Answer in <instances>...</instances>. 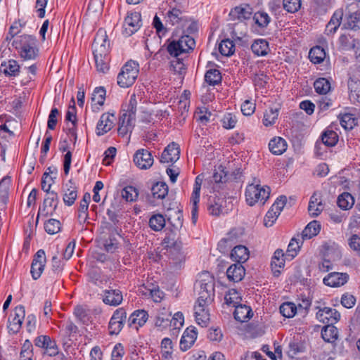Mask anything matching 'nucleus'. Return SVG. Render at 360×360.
Returning a JSON list of instances; mask_svg holds the SVG:
<instances>
[{
  "instance_id": "0eeeda50",
  "label": "nucleus",
  "mask_w": 360,
  "mask_h": 360,
  "mask_svg": "<svg viewBox=\"0 0 360 360\" xmlns=\"http://www.w3.org/2000/svg\"><path fill=\"white\" fill-rule=\"evenodd\" d=\"M126 319L127 313L123 308L116 309L109 322L108 328L110 333L111 335L118 334L122 330Z\"/></svg>"
},
{
  "instance_id": "603ef678",
  "label": "nucleus",
  "mask_w": 360,
  "mask_h": 360,
  "mask_svg": "<svg viewBox=\"0 0 360 360\" xmlns=\"http://www.w3.org/2000/svg\"><path fill=\"white\" fill-rule=\"evenodd\" d=\"M314 86L316 92L319 94H326L330 89V84L326 78H319L314 83Z\"/></svg>"
},
{
  "instance_id": "5fc2aeb1",
  "label": "nucleus",
  "mask_w": 360,
  "mask_h": 360,
  "mask_svg": "<svg viewBox=\"0 0 360 360\" xmlns=\"http://www.w3.org/2000/svg\"><path fill=\"white\" fill-rule=\"evenodd\" d=\"M278 116V108H269V110H266L264 112L263 124L266 127L273 125L275 123L276 120H277Z\"/></svg>"
},
{
  "instance_id": "bf43d9fd",
  "label": "nucleus",
  "mask_w": 360,
  "mask_h": 360,
  "mask_svg": "<svg viewBox=\"0 0 360 360\" xmlns=\"http://www.w3.org/2000/svg\"><path fill=\"white\" fill-rule=\"evenodd\" d=\"M139 193L137 189L131 186L124 188L122 191V196L127 201H134L138 198Z\"/></svg>"
},
{
  "instance_id": "58836bf2",
  "label": "nucleus",
  "mask_w": 360,
  "mask_h": 360,
  "mask_svg": "<svg viewBox=\"0 0 360 360\" xmlns=\"http://www.w3.org/2000/svg\"><path fill=\"white\" fill-rule=\"evenodd\" d=\"M251 49L258 56H266L269 51V44L265 39H257L252 44Z\"/></svg>"
},
{
  "instance_id": "338daca9",
  "label": "nucleus",
  "mask_w": 360,
  "mask_h": 360,
  "mask_svg": "<svg viewBox=\"0 0 360 360\" xmlns=\"http://www.w3.org/2000/svg\"><path fill=\"white\" fill-rule=\"evenodd\" d=\"M167 50L171 56L175 58H178L179 56L183 53L181 49H180L179 44L175 40L172 41L168 44Z\"/></svg>"
},
{
  "instance_id": "20e7f679",
  "label": "nucleus",
  "mask_w": 360,
  "mask_h": 360,
  "mask_svg": "<svg viewBox=\"0 0 360 360\" xmlns=\"http://www.w3.org/2000/svg\"><path fill=\"white\" fill-rule=\"evenodd\" d=\"M270 191V188L268 186L261 187L259 184H251L246 188V201L250 206L254 205L259 201L264 205L269 198Z\"/></svg>"
},
{
  "instance_id": "0e129e2a",
  "label": "nucleus",
  "mask_w": 360,
  "mask_h": 360,
  "mask_svg": "<svg viewBox=\"0 0 360 360\" xmlns=\"http://www.w3.org/2000/svg\"><path fill=\"white\" fill-rule=\"evenodd\" d=\"M32 345L28 340L24 342L20 352V360H32Z\"/></svg>"
},
{
  "instance_id": "c9c22d12",
  "label": "nucleus",
  "mask_w": 360,
  "mask_h": 360,
  "mask_svg": "<svg viewBox=\"0 0 360 360\" xmlns=\"http://www.w3.org/2000/svg\"><path fill=\"white\" fill-rule=\"evenodd\" d=\"M10 179L4 177L0 181V207L4 208L8 200Z\"/></svg>"
},
{
  "instance_id": "4d7b16f0",
  "label": "nucleus",
  "mask_w": 360,
  "mask_h": 360,
  "mask_svg": "<svg viewBox=\"0 0 360 360\" xmlns=\"http://www.w3.org/2000/svg\"><path fill=\"white\" fill-rule=\"evenodd\" d=\"M253 19L255 23L261 27H266L271 21L269 15L264 11L255 13Z\"/></svg>"
},
{
  "instance_id": "aec40b11",
  "label": "nucleus",
  "mask_w": 360,
  "mask_h": 360,
  "mask_svg": "<svg viewBox=\"0 0 360 360\" xmlns=\"http://www.w3.org/2000/svg\"><path fill=\"white\" fill-rule=\"evenodd\" d=\"M77 198V188L72 180L64 186L63 202L68 206L72 205Z\"/></svg>"
},
{
  "instance_id": "680f3d73",
  "label": "nucleus",
  "mask_w": 360,
  "mask_h": 360,
  "mask_svg": "<svg viewBox=\"0 0 360 360\" xmlns=\"http://www.w3.org/2000/svg\"><path fill=\"white\" fill-rule=\"evenodd\" d=\"M223 202H225L223 198H217V200H214V203H212L208 207L210 214L213 216H219L222 214L224 212Z\"/></svg>"
},
{
  "instance_id": "1a4fd4ad",
  "label": "nucleus",
  "mask_w": 360,
  "mask_h": 360,
  "mask_svg": "<svg viewBox=\"0 0 360 360\" xmlns=\"http://www.w3.org/2000/svg\"><path fill=\"white\" fill-rule=\"evenodd\" d=\"M46 260L45 252L43 250H39L34 255L31 265L30 273L33 279L37 280L41 276L45 266Z\"/></svg>"
},
{
  "instance_id": "7c9ffc66",
  "label": "nucleus",
  "mask_w": 360,
  "mask_h": 360,
  "mask_svg": "<svg viewBox=\"0 0 360 360\" xmlns=\"http://www.w3.org/2000/svg\"><path fill=\"white\" fill-rule=\"evenodd\" d=\"M324 205L317 198V194L315 193L310 199L308 206V211L311 216L317 217L323 211Z\"/></svg>"
},
{
  "instance_id": "ddd939ff",
  "label": "nucleus",
  "mask_w": 360,
  "mask_h": 360,
  "mask_svg": "<svg viewBox=\"0 0 360 360\" xmlns=\"http://www.w3.org/2000/svg\"><path fill=\"white\" fill-rule=\"evenodd\" d=\"M25 316V310L23 306L20 305L15 308L14 316L11 321H8L9 325L8 328L10 333L15 334L20 330Z\"/></svg>"
},
{
  "instance_id": "e2e57ef3",
  "label": "nucleus",
  "mask_w": 360,
  "mask_h": 360,
  "mask_svg": "<svg viewBox=\"0 0 360 360\" xmlns=\"http://www.w3.org/2000/svg\"><path fill=\"white\" fill-rule=\"evenodd\" d=\"M105 89L102 87H96L91 96V100L99 105H103L105 101Z\"/></svg>"
},
{
  "instance_id": "7ed1b4c3",
  "label": "nucleus",
  "mask_w": 360,
  "mask_h": 360,
  "mask_svg": "<svg viewBox=\"0 0 360 360\" xmlns=\"http://www.w3.org/2000/svg\"><path fill=\"white\" fill-rule=\"evenodd\" d=\"M139 65L134 60L128 61L122 68L117 76V84L120 87L127 88L131 86L136 81Z\"/></svg>"
},
{
  "instance_id": "c85d7f7f",
  "label": "nucleus",
  "mask_w": 360,
  "mask_h": 360,
  "mask_svg": "<svg viewBox=\"0 0 360 360\" xmlns=\"http://www.w3.org/2000/svg\"><path fill=\"white\" fill-rule=\"evenodd\" d=\"M269 148L273 154L277 155H281L287 149V143L285 140L281 137H275L270 141Z\"/></svg>"
},
{
  "instance_id": "a211bd4d",
  "label": "nucleus",
  "mask_w": 360,
  "mask_h": 360,
  "mask_svg": "<svg viewBox=\"0 0 360 360\" xmlns=\"http://www.w3.org/2000/svg\"><path fill=\"white\" fill-rule=\"evenodd\" d=\"M240 174V169H237L229 176L225 168L222 165H219L215 169L212 178L215 183H225L229 179H238Z\"/></svg>"
},
{
  "instance_id": "423d86ee",
  "label": "nucleus",
  "mask_w": 360,
  "mask_h": 360,
  "mask_svg": "<svg viewBox=\"0 0 360 360\" xmlns=\"http://www.w3.org/2000/svg\"><path fill=\"white\" fill-rule=\"evenodd\" d=\"M141 14L138 12L128 13L123 24V34L130 37L141 27Z\"/></svg>"
},
{
  "instance_id": "09e8293b",
  "label": "nucleus",
  "mask_w": 360,
  "mask_h": 360,
  "mask_svg": "<svg viewBox=\"0 0 360 360\" xmlns=\"http://www.w3.org/2000/svg\"><path fill=\"white\" fill-rule=\"evenodd\" d=\"M344 26L346 29L354 30L360 28V12L356 11L349 14Z\"/></svg>"
},
{
  "instance_id": "a19ab883",
  "label": "nucleus",
  "mask_w": 360,
  "mask_h": 360,
  "mask_svg": "<svg viewBox=\"0 0 360 360\" xmlns=\"http://www.w3.org/2000/svg\"><path fill=\"white\" fill-rule=\"evenodd\" d=\"M91 200V195L89 193H85L83 198L80 202L79 210H78V218L79 220L85 221L87 218V211L89 204Z\"/></svg>"
},
{
  "instance_id": "c756f323",
  "label": "nucleus",
  "mask_w": 360,
  "mask_h": 360,
  "mask_svg": "<svg viewBox=\"0 0 360 360\" xmlns=\"http://www.w3.org/2000/svg\"><path fill=\"white\" fill-rule=\"evenodd\" d=\"M231 257L238 264H242L249 258V251L243 245L236 246L231 251Z\"/></svg>"
},
{
  "instance_id": "f8f14e48",
  "label": "nucleus",
  "mask_w": 360,
  "mask_h": 360,
  "mask_svg": "<svg viewBox=\"0 0 360 360\" xmlns=\"http://www.w3.org/2000/svg\"><path fill=\"white\" fill-rule=\"evenodd\" d=\"M115 116L114 113H103L96 126V134L102 136L108 132L114 126Z\"/></svg>"
},
{
  "instance_id": "774afa93",
  "label": "nucleus",
  "mask_w": 360,
  "mask_h": 360,
  "mask_svg": "<svg viewBox=\"0 0 360 360\" xmlns=\"http://www.w3.org/2000/svg\"><path fill=\"white\" fill-rule=\"evenodd\" d=\"M304 346L298 342H291L289 343V350L288 354L290 358H293L297 354L303 352Z\"/></svg>"
},
{
  "instance_id": "2eb2a0df",
  "label": "nucleus",
  "mask_w": 360,
  "mask_h": 360,
  "mask_svg": "<svg viewBox=\"0 0 360 360\" xmlns=\"http://www.w3.org/2000/svg\"><path fill=\"white\" fill-rule=\"evenodd\" d=\"M180 156V149L177 143L172 142L169 144L162 153L160 161L162 162H175Z\"/></svg>"
},
{
  "instance_id": "b1692460",
  "label": "nucleus",
  "mask_w": 360,
  "mask_h": 360,
  "mask_svg": "<svg viewBox=\"0 0 360 360\" xmlns=\"http://www.w3.org/2000/svg\"><path fill=\"white\" fill-rule=\"evenodd\" d=\"M251 308L245 304L236 305L233 312L234 319L239 322H247L252 316Z\"/></svg>"
},
{
  "instance_id": "9d476101",
  "label": "nucleus",
  "mask_w": 360,
  "mask_h": 360,
  "mask_svg": "<svg viewBox=\"0 0 360 360\" xmlns=\"http://www.w3.org/2000/svg\"><path fill=\"white\" fill-rule=\"evenodd\" d=\"M340 318V313L335 309L330 307L319 309L316 313V319L326 325L337 323Z\"/></svg>"
},
{
  "instance_id": "8fccbe9b",
  "label": "nucleus",
  "mask_w": 360,
  "mask_h": 360,
  "mask_svg": "<svg viewBox=\"0 0 360 360\" xmlns=\"http://www.w3.org/2000/svg\"><path fill=\"white\" fill-rule=\"evenodd\" d=\"M219 51L223 56L232 55L235 51V45L233 41L226 39L222 40L219 45Z\"/></svg>"
},
{
  "instance_id": "13d9d810",
  "label": "nucleus",
  "mask_w": 360,
  "mask_h": 360,
  "mask_svg": "<svg viewBox=\"0 0 360 360\" xmlns=\"http://www.w3.org/2000/svg\"><path fill=\"white\" fill-rule=\"evenodd\" d=\"M44 229L49 234H55L60 230V222L54 219H50L44 224Z\"/></svg>"
},
{
  "instance_id": "f704fd0d",
  "label": "nucleus",
  "mask_w": 360,
  "mask_h": 360,
  "mask_svg": "<svg viewBox=\"0 0 360 360\" xmlns=\"http://www.w3.org/2000/svg\"><path fill=\"white\" fill-rule=\"evenodd\" d=\"M343 15L344 13L342 9H338L334 12L330 20L327 25V29L330 33L333 34L337 31L341 24Z\"/></svg>"
},
{
  "instance_id": "69168bd1",
  "label": "nucleus",
  "mask_w": 360,
  "mask_h": 360,
  "mask_svg": "<svg viewBox=\"0 0 360 360\" xmlns=\"http://www.w3.org/2000/svg\"><path fill=\"white\" fill-rule=\"evenodd\" d=\"M340 124L345 129H352L356 124V119L349 113L343 115L340 119Z\"/></svg>"
},
{
  "instance_id": "f257e3e1",
  "label": "nucleus",
  "mask_w": 360,
  "mask_h": 360,
  "mask_svg": "<svg viewBox=\"0 0 360 360\" xmlns=\"http://www.w3.org/2000/svg\"><path fill=\"white\" fill-rule=\"evenodd\" d=\"M92 48L97 70L103 73L106 72L109 69L110 42L105 30L98 31L92 44Z\"/></svg>"
},
{
  "instance_id": "ea45409f",
  "label": "nucleus",
  "mask_w": 360,
  "mask_h": 360,
  "mask_svg": "<svg viewBox=\"0 0 360 360\" xmlns=\"http://www.w3.org/2000/svg\"><path fill=\"white\" fill-rule=\"evenodd\" d=\"M337 203L342 210H347L354 205V198L350 193L345 192L338 196Z\"/></svg>"
},
{
  "instance_id": "864d4df0",
  "label": "nucleus",
  "mask_w": 360,
  "mask_h": 360,
  "mask_svg": "<svg viewBox=\"0 0 360 360\" xmlns=\"http://www.w3.org/2000/svg\"><path fill=\"white\" fill-rule=\"evenodd\" d=\"M224 300L227 305L236 307V305L240 304L241 297L236 290L232 289L226 294Z\"/></svg>"
},
{
  "instance_id": "c03bdc74",
  "label": "nucleus",
  "mask_w": 360,
  "mask_h": 360,
  "mask_svg": "<svg viewBox=\"0 0 360 360\" xmlns=\"http://www.w3.org/2000/svg\"><path fill=\"white\" fill-rule=\"evenodd\" d=\"M177 41L183 53H188L193 50L195 44L194 39L188 34L181 36Z\"/></svg>"
},
{
  "instance_id": "6ab92c4d",
  "label": "nucleus",
  "mask_w": 360,
  "mask_h": 360,
  "mask_svg": "<svg viewBox=\"0 0 360 360\" xmlns=\"http://www.w3.org/2000/svg\"><path fill=\"white\" fill-rule=\"evenodd\" d=\"M134 122L135 118L132 117L131 115H129L127 112L122 113L119 120L118 134L124 136L128 131H131L134 126Z\"/></svg>"
},
{
  "instance_id": "393cba45",
  "label": "nucleus",
  "mask_w": 360,
  "mask_h": 360,
  "mask_svg": "<svg viewBox=\"0 0 360 360\" xmlns=\"http://www.w3.org/2000/svg\"><path fill=\"white\" fill-rule=\"evenodd\" d=\"M148 315L145 310H136L134 311L128 319V325L129 327L135 326L137 329L138 326H143L148 320Z\"/></svg>"
},
{
  "instance_id": "6e6d98bb",
  "label": "nucleus",
  "mask_w": 360,
  "mask_h": 360,
  "mask_svg": "<svg viewBox=\"0 0 360 360\" xmlns=\"http://www.w3.org/2000/svg\"><path fill=\"white\" fill-rule=\"evenodd\" d=\"M299 250L300 245L298 244V242L295 238L291 239L288 246L287 251L285 253V258L287 259V260L288 261L292 260L296 257Z\"/></svg>"
},
{
  "instance_id": "49530a36",
  "label": "nucleus",
  "mask_w": 360,
  "mask_h": 360,
  "mask_svg": "<svg viewBox=\"0 0 360 360\" xmlns=\"http://www.w3.org/2000/svg\"><path fill=\"white\" fill-rule=\"evenodd\" d=\"M205 80L210 85L215 86L221 81V75L217 69L208 70L205 75Z\"/></svg>"
},
{
  "instance_id": "9b49d317",
  "label": "nucleus",
  "mask_w": 360,
  "mask_h": 360,
  "mask_svg": "<svg viewBox=\"0 0 360 360\" xmlns=\"http://www.w3.org/2000/svg\"><path fill=\"white\" fill-rule=\"evenodd\" d=\"M48 195L44 198L43 202V207L39 208V214H41L45 216L52 215L53 212L56 210L58 203V195L57 193L52 191L47 193Z\"/></svg>"
},
{
  "instance_id": "e433bc0d",
  "label": "nucleus",
  "mask_w": 360,
  "mask_h": 360,
  "mask_svg": "<svg viewBox=\"0 0 360 360\" xmlns=\"http://www.w3.org/2000/svg\"><path fill=\"white\" fill-rule=\"evenodd\" d=\"M151 193L154 198L162 200L168 193V186L165 182H156L151 188Z\"/></svg>"
},
{
  "instance_id": "6e6552de",
  "label": "nucleus",
  "mask_w": 360,
  "mask_h": 360,
  "mask_svg": "<svg viewBox=\"0 0 360 360\" xmlns=\"http://www.w3.org/2000/svg\"><path fill=\"white\" fill-rule=\"evenodd\" d=\"M153 161L150 152L144 148L139 149L134 155V162L141 169H149L153 165Z\"/></svg>"
},
{
  "instance_id": "bb28decb",
  "label": "nucleus",
  "mask_w": 360,
  "mask_h": 360,
  "mask_svg": "<svg viewBox=\"0 0 360 360\" xmlns=\"http://www.w3.org/2000/svg\"><path fill=\"white\" fill-rule=\"evenodd\" d=\"M57 169L56 167H49L44 173L41 180V188L46 193H48L51 189L52 184L54 183V179H56Z\"/></svg>"
},
{
  "instance_id": "5701e85b",
  "label": "nucleus",
  "mask_w": 360,
  "mask_h": 360,
  "mask_svg": "<svg viewBox=\"0 0 360 360\" xmlns=\"http://www.w3.org/2000/svg\"><path fill=\"white\" fill-rule=\"evenodd\" d=\"M207 304H197L194 307L195 316L197 323L202 327L207 326L210 321V314L207 309Z\"/></svg>"
},
{
  "instance_id": "f03ea898",
  "label": "nucleus",
  "mask_w": 360,
  "mask_h": 360,
  "mask_svg": "<svg viewBox=\"0 0 360 360\" xmlns=\"http://www.w3.org/2000/svg\"><path fill=\"white\" fill-rule=\"evenodd\" d=\"M12 46L18 51L20 57L25 60L34 59L37 56V40L32 35L20 36L13 41Z\"/></svg>"
},
{
  "instance_id": "4c0bfd02",
  "label": "nucleus",
  "mask_w": 360,
  "mask_h": 360,
  "mask_svg": "<svg viewBox=\"0 0 360 360\" xmlns=\"http://www.w3.org/2000/svg\"><path fill=\"white\" fill-rule=\"evenodd\" d=\"M74 315L77 319L83 324H88L91 321V316L89 310L85 307L77 305L74 309Z\"/></svg>"
},
{
  "instance_id": "cd10ccee",
  "label": "nucleus",
  "mask_w": 360,
  "mask_h": 360,
  "mask_svg": "<svg viewBox=\"0 0 360 360\" xmlns=\"http://www.w3.org/2000/svg\"><path fill=\"white\" fill-rule=\"evenodd\" d=\"M285 260L287 259L285 258L283 251L281 249H277L274 254L271 262L272 271L275 276H278L281 273L279 270L275 269V268H283L285 266Z\"/></svg>"
},
{
  "instance_id": "2f4dec72",
  "label": "nucleus",
  "mask_w": 360,
  "mask_h": 360,
  "mask_svg": "<svg viewBox=\"0 0 360 360\" xmlns=\"http://www.w3.org/2000/svg\"><path fill=\"white\" fill-rule=\"evenodd\" d=\"M334 324L326 325L321 330V337L327 342H333L338 338V332Z\"/></svg>"
},
{
  "instance_id": "4be33fe9",
  "label": "nucleus",
  "mask_w": 360,
  "mask_h": 360,
  "mask_svg": "<svg viewBox=\"0 0 360 360\" xmlns=\"http://www.w3.org/2000/svg\"><path fill=\"white\" fill-rule=\"evenodd\" d=\"M245 270L241 264H234L231 265L227 271L226 276L230 281L239 282L245 276Z\"/></svg>"
},
{
  "instance_id": "4468645a",
  "label": "nucleus",
  "mask_w": 360,
  "mask_h": 360,
  "mask_svg": "<svg viewBox=\"0 0 360 360\" xmlns=\"http://www.w3.org/2000/svg\"><path fill=\"white\" fill-rule=\"evenodd\" d=\"M349 279L347 273L332 272L328 274L323 280L326 285L336 288L345 284Z\"/></svg>"
},
{
  "instance_id": "dca6fc26",
  "label": "nucleus",
  "mask_w": 360,
  "mask_h": 360,
  "mask_svg": "<svg viewBox=\"0 0 360 360\" xmlns=\"http://www.w3.org/2000/svg\"><path fill=\"white\" fill-rule=\"evenodd\" d=\"M101 295L103 302L110 306H117L123 300L122 292L118 289L105 290Z\"/></svg>"
},
{
  "instance_id": "a18cd8bd",
  "label": "nucleus",
  "mask_w": 360,
  "mask_h": 360,
  "mask_svg": "<svg viewBox=\"0 0 360 360\" xmlns=\"http://www.w3.org/2000/svg\"><path fill=\"white\" fill-rule=\"evenodd\" d=\"M321 140L325 146L332 147L338 143V136L335 131L327 129L323 133Z\"/></svg>"
},
{
  "instance_id": "a878e982",
  "label": "nucleus",
  "mask_w": 360,
  "mask_h": 360,
  "mask_svg": "<svg viewBox=\"0 0 360 360\" xmlns=\"http://www.w3.org/2000/svg\"><path fill=\"white\" fill-rule=\"evenodd\" d=\"M252 13V8L248 4L235 7L230 12V16L233 19L240 20L250 19Z\"/></svg>"
},
{
  "instance_id": "473e14b6",
  "label": "nucleus",
  "mask_w": 360,
  "mask_h": 360,
  "mask_svg": "<svg viewBox=\"0 0 360 360\" xmlns=\"http://www.w3.org/2000/svg\"><path fill=\"white\" fill-rule=\"evenodd\" d=\"M0 70L5 75L9 76H16L20 72V66L15 60H9L7 62L1 63Z\"/></svg>"
},
{
  "instance_id": "f3484780",
  "label": "nucleus",
  "mask_w": 360,
  "mask_h": 360,
  "mask_svg": "<svg viewBox=\"0 0 360 360\" xmlns=\"http://www.w3.org/2000/svg\"><path fill=\"white\" fill-rule=\"evenodd\" d=\"M165 19L166 23H169L171 25L181 24L184 26V23L188 21V18L184 15L183 11L175 7L167 12Z\"/></svg>"
},
{
  "instance_id": "72a5a7b5",
  "label": "nucleus",
  "mask_w": 360,
  "mask_h": 360,
  "mask_svg": "<svg viewBox=\"0 0 360 360\" xmlns=\"http://www.w3.org/2000/svg\"><path fill=\"white\" fill-rule=\"evenodd\" d=\"M321 230L320 224L314 220L309 223L307 226L304 229L302 233L303 240L310 239L314 236H316Z\"/></svg>"
},
{
  "instance_id": "79ce46f5",
  "label": "nucleus",
  "mask_w": 360,
  "mask_h": 360,
  "mask_svg": "<svg viewBox=\"0 0 360 360\" xmlns=\"http://www.w3.org/2000/svg\"><path fill=\"white\" fill-rule=\"evenodd\" d=\"M326 57V52L320 46H315L310 49L309 58L310 60L315 64L321 63Z\"/></svg>"
},
{
  "instance_id": "052dcab7",
  "label": "nucleus",
  "mask_w": 360,
  "mask_h": 360,
  "mask_svg": "<svg viewBox=\"0 0 360 360\" xmlns=\"http://www.w3.org/2000/svg\"><path fill=\"white\" fill-rule=\"evenodd\" d=\"M283 6L288 13H296L301 7V0H283Z\"/></svg>"
},
{
  "instance_id": "de8ad7c7",
  "label": "nucleus",
  "mask_w": 360,
  "mask_h": 360,
  "mask_svg": "<svg viewBox=\"0 0 360 360\" xmlns=\"http://www.w3.org/2000/svg\"><path fill=\"white\" fill-rule=\"evenodd\" d=\"M149 226L155 231H161L165 226V219L162 214H153L149 219Z\"/></svg>"
},
{
  "instance_id": "3c124183",
  "label": "nucleus",
  "mask_w": 360,
  "mask_h": 360,
  "mask_svg": "<svg viewBox=\"0 0 360 360\" xmlns=\"http://www.w3.org/2000/svg\"><path fill=\"white\" fill-rule=\"evenodd\" d=\"M280 313L286 318L293 317L297 311V307L292 302H284L280 306Z\"/></svg>"
},
{
  "instance_id": "412c9836",
  "label": "nucleus",
  "mask_w": 360,
  "mask_h": 360,
  "mask_svg": "<svg viewBox=\"0 0 360 360\" xmlns=\"http://www.w3.org/2000/svg\"><path fill=\"white\" fill-rule=\"evenodd\" d=\"M197 338V333L195 328L190 329L188 328L181 336L179 346L181 351L185 352L189 349L194 344Z\"/></svg>"
},
{
  "instance_id": "39448f33",
  "label": "nucleus",
  "mask_w": 360,
  "mask_h": 360,
  "mask_svg": "<svg viewBox=\"0 0 360 360\" xmlns=\"http://www.w3.org/2000/svg\"><path fill=\"white\" fill-rule=\"evenodd\" d=\"M166 243L167 252L169 258V263L176 267H180L184 261V255L181 251L182 243L180 241H176L170 236H167L164 239Z\"/></svg>"
},
{
  "instance_id": "37998d69",
  "label": "nucleus",
  "mask_w": 360,
  "mask_h": 360,
  "mask_svg": "<svg viewBox=\"0 0 360 360\" xmlns=\"http://www.w3.org/2000/svg\"><path fill=\"white\" fill-rule=\"evenodd\" d=\"M106 214L108 217V219L112 223V224H110V223H106L105 224L106 229H108V231L111 233L119 234V229L117 226V224L119 223V219H118L117 214L115 211H112L109 209L107 210Z\"/></svg>"
}]
</instances>
